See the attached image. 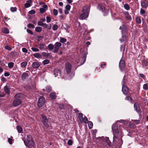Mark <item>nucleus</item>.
<instances>
[{"label": "nucleus", "instance_id": "obj_1", "mask_svg": "<svg viewBox=\"0 0 148 148\" xmlns=\"http://www.w3.org/2000/svg\"><path fill=\"white\" fill-rule=\"evenodd\" d=\"M128 121L124 120H121L117 121L114 124H113L112 126V129L114 134L113 137V141L115 140V138H117L118 136L120 134L121 136L123 135L122 130L124 128L121 126V125L119 124L118 123H123L124 125H126L128 123Z\"/></svg>", "mask_w": 148, "mask_h": 148}, {"label": "nucleus", "instance_id": "obj_2", "mask_svg": "<svg viewBox=\"0 0 148 148\" xmlns=\"http://www.w3.org/2000/svg\"><path fill=\"white\" fill-rule=\"evenodd\" d=\"M90 8L87 5L84 6L80 12V15L79 17L80 19L84 20L88 17L90 12Z\"/></svg>", "mask_w": 148, "mask_h": 148}, {"label": "nucleus", "instance_id": "obj_3", "mask_svg": "<svg viewBox=\"0 0 148 148\" xmlns=\"http://www.w3.org/2000/svg\"><path fill=\"white\" fill-rule=\"evenodd\" d=\"M22 95L20 93L16 94L15 96V99H14L13 104L14 106H17L21 103V101L20 99Z\"/></svg>", "mask_w": 148, "mask_h": 148}, {"label": "nucleus", "instance_id": "obj_4", "mask_svg": "<svg viewBox=\"0 0 148 148\" xmlns=\"http://www.w3.org/2000/svg\"><path fill=\"white\" fill-rule=\"evenodd\" d=\"M125 65L124 61L121 59L119 63V67L121 71L124 73H126L127 71L126 69L125 68Z\"/></svg>", "mask_w": 148, "mask_h": 148}, {"label": "nucleus", "instance_id": "obj_5", "mask_svg": "<svg viewBox=\"0 0 148 148\" xmlns=\"http://www.w3.org/2000/svg\"><path fill=\"white\" fill-rule=\"evenodd\" d=\"M61 46L62 44L61 42H56L54 45V49L52 51L53 52L55 53H57Z\"/></svg>", "mask_w": 148, "mask_h": 148}, {"label": "nucleus", "instance_id": "obj_6", "mask_svg": "<svg viewBox=\"0 0 148 148\" xmlns=\"http://www.w3.org/2000/svg\"><path fill=\"white\" fill-rule=\"evenodd\" d=\"M45 103V100L44 98L42 96H41L39 97L38 103V106L39 108H41L44 105Z\"/></svg>", "mask_w": 148, "mask_h": 148}, {"label": "nucleus", "instance_id": "obj_7", "mask_svg": "<svg viewBox=\"0 0 148 148\" xmlns=\"http://www.w3.org/2000/svg\"><path fill=\"white\" fill-rule=\"evenodd\" d=\"M78 117L81 122H84L85 123H87V122H88L87 118L85 116L83 118V115L82 113H79Z\"/></svg>", "mask_w": 148, "mask_h": 148}, {"label": "nucleus", "instance_id": "obj_8", "mask_svg": "<svg viewBox=\"0 0 148 148\" xmlns=\"http://www.w3.org/2000/svg\"><path fill=\"white\" fill-rule=\"evenodd\" d=\"M66 71L68 74L70 73L71 70V66L69 63H66L65 64Z\"/></svg>", "mask_w": 148, "mask_h": 148}, {"label": "nucleus", "instance_id": "obj_9", "mask_svg": "<svg viewBox=\"0 0 148 148\" xmlns=\"http://www.w3.org/2000/svg\"><path fill=\"white\" fill-rule=\"evenodd\" d=\"M42 119L43 123L45 126L46 127H48L49 126L48 120L45 116L43 115H42Z\"/></svg>", "mask_w": 148, "mask_h": 148}, {"label": "nucleus", "instance_id": "obj_10", "mask_svg": "<svg viewBox=\"0 0 148 148\" xmlns=\"http://www.w3.org/2000/svg\"><path fill=\"white\" fill-rule=\"evenodd\" d=\"M101 141H103L106 143L108 145L110 146L111 145V143L109 140V138L108 137H106L104 139V137H102L99 140Z\"/></svg>", "mask_w": 148, "mask_h": 148}, {"label": "nucleus", "instance_id": "obj_11", "mask_svg": "<svg viewBox=\"0 0 148 148\" xmlns=\"http://www.w3.org/2000/svg\"><path fill=\"white\" fill-rule=\"evenodd\" d=\"M27 139L28 143L31 146H33L34 143L32 141V138L31 136L30 135H28L27 136Z\"/></svg>", "mask_w": 148, "mask_h": 148}, {"label": "nucleus", "instance_id": "obj_12", "mask_svg": "<svg viewBox=\"0 0 148 148\" xmlns=\"http://www.w3.org/2000/svg\"><path fill=\"white\" fill-rule=\"evenodd\" d=\"M125 18L129 21H131L132 20L131 17L128 12H124Z\"/></svg>", "mask_w": 148, "mask_h": 148}, {"label": "nucleus", "instance_id": "obj_13", "mask_svg": "<svg viewBox=\"0 0 148 148\" xmlns=\"http://www.w3.org/2000/svg\"><path fill=\"white\" fill-rule=\"evenodd\" d=\"M122 91L124 95H126L128 92V89L125 85H123L122 87Z\"/></svg>", "mask_w": 148, "mask_h": 148}, {"label": "nucleus", "instance_id": "obj_14", "mask_svg": "<svg viewBox=\"0 0 148 148\" xmlns=\"http://www.w3.org/2000/svg\"><path fill=\"white\" fill-rule=\"evenodd\" d=\"M97 8L99 11L103 12L105 10L104 5L101 4H99L97 6Z\"/></svg>", "mask_w": 148, "mask_h": 148}, {"label": "nucleus", "instance_id": "obj_15", "mask_svg": "<svg viewBox=\"0 0 148 148\" xmlns=\"http://www.w3.org/2000/svg\"><path fill=\"white\" fill-rule=\"evenodd\" d=\"M141 4V6L143 8H146L148 6V1L145 2L142 1Z\"/></svg>", "mask_w": 148, "mask_h": 148}, {"label": "nucleus", "instance_id": "obj_16", "mask_svg": "<svg viewBox=\"0 0 148 148\" xmlns=\"http://www.w3.org/2000/svg\"><path fill=\"white\" fill-rule=\"evenodd\" d=\"M53 74L55 77H56L59 75H60V72L59 70L55 69L54 70Z\"/></svg>", "mask_w": 148, "mask_h": 148}, {"label": "nucleus", "instance_id": "obj_17", "mask_svg": "<svg viewBox=\"0 0 148 148\" xmlns=\"http://www.w3.org/2000/svg\"><path fill=\"white\" fill-rule=\"evenodd\" d=\"M86 53H84L83 55V57L82 58V60L81 61V64L80 65L83 64L85 62L86 59ZM80 66V65H79Z\"/></svg>", "mask_w": 148, "mask_h": 148}, {"label": "nucleus", "instance_id": "obj_18", "mask_svg": "<svg viewBox=\"0 0 148 148\" xmlns=\"http://www.w3.org/2000/svg\"><path fill=\"white\" fill-rule=\"evenodd\" d=\"M134 107L135 110L137 112H140V108L138 106V104L137 103H135L134 105Z\"/></svg>", "mask_w": 148, "mask_h": 148}, {"label": "nucleus", "instance_id": "obj_19", "mask_svg": "<svg viewBox=\"0 0 148 148\" xmlns=\"http://www.w3.org/2000/svg\"><path fill=\"white\" fill-rule=\"evenodd\" d=\"M40 66V64L38 62H33L32 64V66L34 69L38 68Z\"/></svg>", "mask_w": 148, "mask_h": 148}, {"label": "nucleus", "instance_id": "obj_20", "mask_svg": "<svg viewBox=\"0 0 148 148\" xmlns=\"http://www.w3.org/2000/svg\"><path fill=\"white\" fill-rule=\"evenodd\" d=\"M32 2L31 0H29L27 1V2L25 5V8H28L31 6V3Z\"/></svg>", "mask_w": 148, "mask_h": 148}, {"label": "nucleus", "instance_id": "obj_21", "mask_svg": "<svg viewBox=\"0 0 148 148\" xmlns=\"http://www.w3.org/2000/svg\"><path fill=\"white\" fill-rule=\"evenodd\" d=\"M148 64V60H144L142 61V64L143 67L146 66Z\"/></svg>", "mask_w": 148, "mask_h": 148}, {"label": "nucleus", "instance_id": "obj_22", "mask_svg": "<svg viewBox=\"0 0 148 148\" xmlns=\"http://www.w3.org/2000/svg\"><path fill=\"white\" fill-rule=\"evenodd\" d=\"M28 76V74L26 73H24L22 75V79L24 80L26 78V77Z\"/></svg>", "mask_w": 148, "mask_h": 148}, {"label": "nucleus", "instance_id": "obj_23", "mask_svg": "<svg viewBox=\"0 0 148 148\" xmlns=\"http://www.w3.org/2000/svg\"><path fill=\"white\" fill-rule=\"evenodd\" d=\"M50 97L52 99H54L56 98V95L55 92H53L50 94Z\"/></svg>", "mask_w": 148, "mask_h": 148}, {"label": "nucleus", "instance_id": "obj_24", "mask_svg": "<svg viewBox=\"0 0 148 148\" xmlns=\"http://www.w3.org/2000/svg\"><path fill=\"white\" fill-rule=\"evenodd\" d=\"M125 45H121L120 47V50L122 52L123 54H124L125 50Z\"/></svg>", "mask_w": 148, "mask_h": 148}, {"label": "nucleus", "instance_id": "obj_25", "mask_svg": "<svg viewBox=\"0 0 148 148\" xmlns=\"http://www.w3.org/2000/svg\"><path fill=\"white\" fill-rule=\"evenodd\" d=\"M42 56L44 57H49L50 56V53L46 52H43L42 53Z\"/></svg>", "mask_w": 148, "mask_h": 148}, {"label": "nucleus", "instance_id": "obj_26", "mask_svg": "<svg viewBox=\"0 0 148 148\" xmlns=\"http://www.w3.org/2000/svg\"><path fill=\"white\" fill-rule=\"evenodd\" d=\"M42 28L40 27H36L35 29V30L36 32H41L42 30Z\"/></svg>", "mask_w": 148, "mask_h": 148}, {"label": "nucleus", "instance_id": "obj_27", "mask_svg": "<svg viewBox=\"0 0 148 148\" xmlns=\"http://www.w3.org/2000/svg\"><path fill=\"white\" fill-rule=\"evenodd\" d=\"M2 32L5 34H8L9 32V31L8 29L5 28L2 29Z\"/></svg>", "mask_w": 148, "mask_h": 148}, {"label": "nucleus", "instance_id": "obj_28", "mask_svg": "<svg viewBox=\"0 0 148 148\" xmlns=\"http://www.w3.org/2000/svg\"><path fill=\"white\" fill-rule=\"evenodd\" d=\"M4 91L7 94H9L10 91L9 88L7 86H5L4 87Z\"/></svg>", "mask_w": 148, "mask_h": 148}, {"label": "nucleus", "instance_id": "obj_29", "mask_svg": "<svg viewBox=\"0 0 148 148\" xmlns=\"http://www.w3.org/2000/svg\"><path fill=\"white\" fill-rule=\"evenodd\" d=\"M34 57L37 58H39L41 57V55L39 53H36L34 54Z\"/></svg>", "mask_w": 148, "mask_h": 148}, {"label": "nucleus", "instance_id": "obj_30", "mask_svg": "<svg viewBox=\"0 0 148 148\" xmlns=\"http://www.w3.org/2000/svg\"><path fill=\"white\" fill-rule=\"evenodd\" d=\"M131 123L135 124H138L139 123V121L138 120H132Z\"/></svg>", "mask_w": 148, "mask_h": 148}, {"label": "nucleus", "instance_id": "obj_31", "mask_svg": "<svg viewBox=\"0 0 148 148\" xmlns=\"http://www.w3.org/2000/svg\"><path fill=\"white\" fill-rule=\"evenodd\" d=\"M67 40L66 39L62 37H60V42L62 43H64L66 42Z\"/></svg>", "mask_w": 148, "mask_h": 148}, {"label": "nucleus", "instance_id": "obj_32", "mask_svg": "<svg viewBox=\"0 0 148 148\" xmlns=\"http://www.w3.org/2000/svg\"><path fill=\"white\" fill-rule=\"evenodd\" d=\"M48 48L49 50H51L54 49V45L51 44H50L48 45Z\"/></svg>", "mask_w": 148, "mask_h": 148}, {"label": "nucleus", "instance_id": "obj_33", "mask_svg": "<svg viewBox=\"0 0 148 148\" xmlns=\"http://www.w3.org/2000/svg\"><path fill=\"white\" fill-rule=\"evenodd\" d=\"M88 123V125L89 126V127L90 129H91L93 126V124L90 121H88V122H87V123Z\"/></svg>", "mask_w": 148, "mask_h": 148}, {"label": "nucleus", "instance_id": "obj_34", "mask_svg": "<svg viewBox=\"0 0 148 148\" xmlns=\"http://www.w3.org/2000/svg\"><path fill=\"white\" fill-rule=\"evenodd\" d=\"M16 128L18 132L19 133H21L22 132V129L21 127L20 126H17Z\"/></svg>", "mask_w": 148, "mask_h": 148}, {"label": "nucleus", "instance_id": "obj_35", "mask_svg": "<svg viewBox=\"0 0 148 148\" xmlns=\"http://www.w3.org/2000/svg\"><path fill=\"white\" fill-rule=\"evenodd\" d=\"M14 63L13 62H10L8 63V66L10 69L12 68L14 66Z\"/></svg>", "mask_w": 148, "mask_h": 148}, {"label": "nucleus", "instance_id": "obj_36", "mask_svg": "<svg viewBox=\"0 0 148 148\" xmlns=\"http://www.w3.org/2000/svg\"><path fill=\"white\" fill-rule=\"evenodd\" d=\"M136 22L138 23H141V20L140 17H137L136 19Z\"/></svg>", "mask_w": 148, "mask_h": 148}, {"label": "nucleus", "instance_id": "obj_37", "mask_svg": "<svg viewBox=\"0 0 148 148\" xmlns=\"http://www.w3.org/2000/svg\"><path fill=\"white\" fill-rule=\"evenodd\" d=\"M125 75L123 78V79L122 81V86L123 85H125V84L127 82V80L126 79H125Z\"/></svg>", "mask_w": 148, "mask_h": 148}, {"label": "nucleus", "instance_id": "obj_38", "mask_svg": "<svg viewBox=\"0 0 148 148\" xmlns=\"http://www.w3.org/2000/svg\"><path fill=\"white\" fill-rule=\"evenodd\" d=\"M21 64L22 67H25L27 64V63L26 62H23L21 63Z\"/></svg>", "mask_w": 148, "mask_h": 148}, {"label": "nucleus", "instance_id": "obj_39", "mask_svg": "<svg viewBox=\"0 0 148 148\" xmlns=\"http://www.w3.org/2000/svg\"><path fill=\"white\" fill-rule=\"evenodd\" d=\"M122 39H120L119 40L121 42H123V41H125L126 39V37L125 35H123L122 36Z\"/></svg>", "mask_w": 148, "mask_h": 148}, {"label": "nucleus", "instance_id": "obj_40", "mask_svg": "<svg viewBox=\"0 0 148 148\" xmlns=\"http://www.w3.org/2000/svg\"><path fill=\"white\" fill-rule=\"evenodd\" d=\"M124 8L127 10H129L130 9V6L127 4H125L124 5Z\"/></svg>", "mask_w": 148, "mask_h": 148}, {"label": "nucleus", "instance_id": "obj_41", "mask_svg": "<svg viewBox=\"0 0 148 148\" xmlns=\"http://www.w3.org/2000/svg\"><path fill=\"white\" fill-rule=\"evenodd\" d=\"M51 90V88L50 86H47L46 87V90L47 92H50Z\"/></svg>", "mask_w": 148, "mask_h": 148}, {"label": "nucleus", "instance_id": "obj_42", "mask_svg": "<svg viewBox=\"0 0 148 148\" xmlns=\"http://www.w3.org/2000/svg\"><path fill=\"white\" fill-rule=\"evenodd\" d=\"M49 61L47 59H46L44 60L43 61V64L44 65H46L49 63Z\"/></svg>", "mask_w": 148, "mask_h": 148}, {"label": "nucleus", "instance_id": "obj_43", "mask_svg": "<svg viewBox=\"0 0 148 148\" xmlns=\"http://www.w3.org/2000/svg\"><path fill=\"white\" fill-rule=\"evenodd\" d=\"M17 8L16 7H12L10 8V10L12 12H14L16 11Z\"/></svg>", "mask_w": 148, "mask_h": 148}, {"label": "nucleus", "instance_id": "obj_44", "mask_svg": "<svg viewBox=\"0 0 148 148\" xmlns=\"http://www.w3.org/2000/svg\"><path fill=\"white\" fill-rule=\"evenodd\" d=\"M39 48L40 50H42L44 46V45L43 44L40 43L39 45Z\"/></svg>", "mask_w": 148, "mask_h": 148}, {"label": "nucleus", "instance_id": "obj_45", "mask_svg": "<svg viewBox=\"0 0 148 148\" xmlns=\"http://www.w3.org/2000/svg\"><path fill=\"white\" fill-rule=\"evenodd\" d=\"M145 11L144 10L142 9H141L140 10V14L141 15L144 16L143 14L145 13Z\"/></svg>", "mask_w": 148, "mask_h": 148}, {"label": "nucleus", "instance_id": "obj_46", "mask_svg": "<svg viewBox=\"0 0 148 148\" xmlns=\"http://www.w3.org/2000/svg\"><path fill=\"white\" fill-rule=\"evenodd\" d=\"M143 89L145 90H148V87L147 84H145L143 85Z\"/></svg>", "mask_w": 148, "mask_h": 148}, {"label": "nucleus", "instance_id": "obj_47", "mask_svg": "<svg viewBox=\"0 0 148 148\" xmlns=\"http://www.w3.org/2000/svg\"><path fill=\"white\" fill-rule=\"evenodd\" d=\"M58 28V26L57 25L55 24L53 26V30H56Z\"/></svg>", "mask_w": 148, "mask_h": 148}, {"label": "nucleus", "instance_id": "obj_48", "mask_svg": "<svg viewBox=\"0 0 148 148\" xmlns=\"http://www.w3.org/2000/svg\"><path fill=\"white\" fill-rule=\"evenodd\" d=\"M40 13L42 14H43L45 12L46 10L44 8H42L40 9Z\"/></svg>", "mask_w": 148, "mask_h": 148}, {"label": "nucleus", "instance_id": "obj_49", "mask_svg": "<svg viewBox=\"0 0 148 148\" xmlns=\"http://www.w3.org/2000/svg\"><path fill=\"white\" fill-rule=\"evenodd\" d=\"M16 54V52H12L10 53V56L12 57H13Z\"/></svg>", "mask_w": 148, "mask_h": 148}, {"label": "nucleus", "instance_id": "obj_50", "mask_svg": "<svg viewBox=\"0 0 148 148\" xmlns=\"http://www.w3.org/2000/svg\"><path fill=\"white\" fill-rule=\"evenodd\" d=\"M32 50L34 52H38L39 51V49L37 48L34 47H32L31 48Z\"/></svg>", "mask_w": 148, "mask_h": 148}, {"label": "nucleus", "instance_id": "obj_51", "mask_svg": "<svg viewBox=\"0 0 148 148\" xmlns=\"http://www.w3.org/2000/svg\"><path fill=\"white\" fill-rule=\"evenodd\" d=\"M46 22L47 23H49L51 21V17L49 16L46 17Z\"/></svg>", "mask_w": 148, "mask_h": 148}, {"label": "nucleus", "instance_id": "obj_52", "mask_svg": "<svg viewBox=\"0 0 148 148\" xmlns=\"http://www.w3.org/2000/svg\"><path fill=\"white\" fill-rule=\"evenodd\" d=\"M68 145H71L73 144V141L71 139L69 140L67 142Z\"/></svg>", "mask_w": 148, "mask_h": 148}, {"label": "nucleus", "instance_id": "obj_53", "mask_svg": "<svg viewBox=\"0 0 148 148\" xmlns=\"http://www.w3.org/2000/svg\"><path fill=\"white\" fill-rule=\"evenodd\" d=\"M125 99L126 100H127L130 101H132V98L129 96L126 97Z\"/></svg>", "mask_w": 148, "mask_h": 148}, {"label": "nucleus", "instance_id": "obj_54", "mask_svg": "<svg viewBox=\"0 0 148 148\" xmlns=\"http://www.w3.org/2000/svg\"><path fill=\"white\" fill-rule=\"evenodd\" d=\"M53 14L55 15L56 16V15H57L58 14V10H57L55 9H54L53 10Z\"/></svg>", "mask_w": 148, "mask_h": 148}, {"label": "nucleus", "instance_id": "obj_55", "mask_svg": "<svg viewBox=\"0 0 148 148\" xmlns=\"http://www.w3.org/2000/svg\"><path fill=\"white\" fill-rule=\"evenodd\" d=\"M71 6L70 5L68 4L66 5L65 7V8L67 10H70L71 8Z\"/></svg>", "mask_w": 148, "mask_h": 148}, {"label": "nucleus", "instance_id": "obj_56", "mask_svg": "<svg viewBox=\"0 0 148 148\" xmlns=\"http://www.w3.org/2000/svg\"><path fill=\"white\" fill-rule=\"evenodd\" d=\"M28 27L29 28H34L35 27L34 25L32 24H29L28 25Z\"/></svg>", "mask_w": 148, "mask_h": 148}, {"label": "nucleus", "instance_id": "obj_57", "mask_svg": "<svg viewBox=\"0 0 148 148\" xmlns=\"http://www.w3.org/2000/svg\"><path fill=\"white\" fill-rule=\"evenodd\" d=\"M27 31L28 33H29L31 35L33 34V33L32 31L31 30H30L29 29H27Z\"/></svg>", "mask_w": 148, "mask_h": 148}, {"label": "nucleus", "instance_id": "obj_58", "mask_svg": "<svg viewBox=\"0 0 148 148\" xmlns=\"http://www.w3.org/2000/svg\"><path fill=\"white\" fill-rule=\"evenodd\" d=\"M36 12L34 10H31L29 12V13L30 14H33L35 13Z\"/></svg>", "mask_w": 148, "mask_h": 148}, {"label": "nucleus", "instance_id": "obj_59", "mask_svg": "<svg viewBox=\"0 0 148 148\" xmlns=\"http://www.w3.org/2000/svg\"><path fill=\"white\" fill-rule=\"evenodd\" d=\"M5 48L9 51H10L12 50V48L8 46H6L5 47Z\"/></svg>", "mask_w": 148, "mask_h": 148}, {"label": "nucleus", "instance_id": "obj_60", "mask_svg": "<svg viewBox=\"0 0 148 148\" xmlns=\"http://www.w3.org/2000/svg\"><path fill=\"white\" fill-rule=\"evenodd\" d=\"M22 50L23 52L25 53H27L28 51L27 49L25 48H23Z\"/></svg>", "mask_w": 148, "mask_h": 148}, {"label": "nucleus", "instance_id": "obj_61", "mask_svg": "<svg viewBox=\"0 0 148 148\" xmlns=\"http://www.w3.org/2000/svg\"><path fill=\"white\" fill-rule=\"evenodd\" d=\"M8 142H9V143L10 144H12V139L10 138H8Z\"/></svg>", "mask_w": 148, "mask_h": 148}, {"label": "nucleus", "instance_id": "obj_62", "mask_svg": "<svg viewBox=\"0 0 148 148\" xmlns=\"http://www.w3.org/2000/svg\"><path fill=\"white\" fill-rule=\"evenodd\" d=\"M43 23L42 22L40 21L38 22V25L39 26H42Z\"/></svg>", "mask_w": 148, "mask_h": 148}, {"label": "nucleus", "instance_id": "obj_63", "mask_svg": "<svg viewBox=\"0 0 148 148\" xmlns=\"http://www.w3.org/2000/svg\"><path fill=\"white\" fill-rule=\"evenodd\" d=\"M51 24H49L48 25H47L46 28H47L48 29H49L51 28Z\"/></svg>", "mask_w": 148, "mask_h": 148}, {"label": "nucleus", "instance_id": "obj_64", "mask_svg": "<svg viewBox=\"0 0 148 148\" xmlns=\"http://www.w3.org/2000/svg\"><path fill=\"white\" fill-rule=\"evenodd\" d=\"M4 76L5 77H8L10 75V74L8 72H5L4 73Z\"/></svg>", "mask_w": 148, "mask_h": 148}]
</instances>
